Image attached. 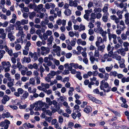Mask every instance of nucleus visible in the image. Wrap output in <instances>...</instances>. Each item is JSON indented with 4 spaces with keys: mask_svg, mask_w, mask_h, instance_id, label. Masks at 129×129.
<instances>
[{
    "mask_svg": "<svg viewBox=\"0 0 129 129\" xmlns=\"http://www.w3.org/2000/svg\"><path fill=\"white\" fill-rule=\"evenodd\" d=\"M108 37L110 42H111L113 40L114 44H117V42L116 40L117 36L116 35L111 34L108 35Z\"/></svg>",
    "mask_w": 129,
    "mask_h": 129,
    "instance_id": "1",
    "label": "nucleus"
},
{
    "mask_svg": "<svg viewBox=\"0 0 129 129\" xmlns=\"http://www.w3.org/2000/svg\"><path fill=\"white\" fill-rule=\"evenodd\" d=\"M41 53L42 55H45L48 54L50 52V49L49 47L42 46L41 47Z\"/></svg>",
    "mask_w": 129,
    "mask_h": 129,
    "instance_id": "2",
    "label": "nucleus"
},
{
    "mask_svg": "<svg viewBox=\"0 0 129 129\" xmlns=\"http://www.w3.org/2000/svg\"><path fill=\"white\" fill-rule=\"evenodd\" d=\"M90 56V60L92 64L94 63L95 61L97 62H98L99 59L97 58H95L93 55V53L92 52H89L88 54Z\"/></svg>",
    "mask_w": 129,
    "mask_h": 129,
    "instance_id": "3",
    "label": "nucleus"
},
{
    "mask_svg": "<svg viewBox=\"0 0 129 129\" xmlns=\"http://www.w3.org/2000/svg\"><path fill=\"white\" fill-rule=\"evenodd\" d=\"M97 24V28H95L94 29V31L97 33H99L100 32L103 31L102 27H100L101 23L100 22L97 21L95 23Z\"/></svg>",
    "mask_w": 129,
    "mask_h": 129,
    "instance_id": "4",
    "label": "nucleus"
},
{
    "mask_svg": "<svg viewBox=\"0 0 129 129\" xmlns=\"http://www.w3.org/2000/svg\"><path fill=\"white\" fill-rule=\"evenodd\" d=\"M55 13H54V17L56 18L57 16L58 17H60L61 15V10L59 9L58 8H55Z\"/></svg>",
    "mask_w": 129,
    "mask_h": 129,
    "instance_id": "5",
    "label": "nucleus"
},
{
    "mask_svg": "<svg viewBox=\"0 0 129 129\" xmlns=\"http://www.w3.org/2000/svg\"><path fill=\"white\" fill-rule=\"evenodd\" d=\"M105 81V80H102L101 81L100 87L101 89H103V88H106L109 87L108 84Z\"/></svg>",
    "mask_w": 129,
    "mask_h": 129,
    "instance_id": "6",
    "label": "nucleus"
},
{
    "mask_svg": "<svg viewBox=\"0 0 129 129\" xmlns=\"http://www.w3.org/2000/svg\"><path fill=\"white\" fill-rule=\"evenodd\" d=\"M29 56H30L31 58H33V61H34L37 60L38 58L37 52H35L33 53L32 52H30L29 53Z\"/></svg>",
    "mask_w": 129,
    "mask_h": 129,
    "instance_id": "7",
    "label": "nucleus"
},
{
    "mask_svg": "<svg viewBox=\"0 0 129 129\" xmlns=\"http://www.w3.org/2000/svg\"><path fill=\"white\" fill-rule=\"evenodd\" d=\"M114 48L113 47H112L111 50L109 52L108 54L106 53L104 55L103 58L104 59H107L108 57H112V54L113 53V50Z\"/></svg>",
    "mask_w": 129,
    "mask_h": 129,
    "instance_id": "8",
    "label": "nucleus"
},
{
    "mask_svg": "<svg viewBox=\"0 0 129 129\" xmlns=\"http://www.w3.org/2000/svg\"><path fill=\"white\" fill-rule=\"evenodd\" d=\"M22 88H18L17 89V92H15L14 94L17 97H19L20 95L22 94L24 92Z\"/></svg>",
    "mask_w": 129,
    "mask_h": 129,
    "instance_id": "9",
    "label": "nucleus"
},
{
    "mask_svg": "<svg viewBox=\"0 0 129 129\" xmlns=\"http://www.w3.org/2000/svg\"><path fill=\"white\" fill-rule=\"evenodd\" d=\"M56 23L59 25H61L62 24V26H65L66 25V20L64 19L62 20L60 19H59L57 20Z\"/></svg>",
    "mask_w": 129,
    "mask_h": 129,
    "instance_id": "10",
    "label": "nucleus"
},
{
    "mask_svg": "<svg viewBox=\"0 0 129 129\" xmlns=\"http://www.w3.org/2000/svg\"><path fill=\"white\" fill-rule=\"evenodd\" d=\"M55 6V5L54 4L52 3H47L45 5V8L47 9H49L51 7L52 9H53Z\"/></svg>",
    "mask_w": 129,
    "mask_h": 129,
    "instance_id": "11",
    "label": "nucleus"
},
{
    "mask_svg": "<svg viewBox=\"0 0 129 129\" xmlns=\"http://www.w3.org/2000/svg\"><path fill=\"white\" fill-rule=\"evenodd\" d=\"M96 78L95 77H93L92 78H90V82L89 83V84L88 85V87L90 88H91V85H93L95 84L94 82L93 81H96Z\"/></svg>",
    "mask_w": 129,
    "mask_h": 129,
    "instance_id": "12",
    "label": "nucleus"
},
{
    "mask_svg": "<svg viewBox=\"0 0 129 129\" xmlns=\"http://www.w3.org/2000/svg\"><path fill=\"white\" fill-rule=\"evenodd\" d=\"M100 34H101L102 36L103 37V41H107V37L106 35L107 34V32L106 31H103L99 32Z\"/></svg>",
    "mask_w": 129,
    "mask_h": 129,
    "instance_id": "13",
    "label": "nucleus"
},
{
    "mask_svg": "<svg viewBox=\"0 0 129 129\" xmlns=\"http://www.w3.org/2000/svg\"><path fill=\"white\" fill-rule=\"evenodd\" d=\"M4 48L6 51L10 56H12L13 55V51L12 49H9L7 46L6 45L4 46Z\"/></svg>",
    "mask_w": 129,
    "mask_h": 129,
    "instance_id": "14",
    "label": "nucleus"
},
{
    "mask_svg": "<svg viewBox=\"0 0 129 129\" xmlns=\"http://www.w3.org/2000/svg\"><path fill=\"white\" fill-rule=\"evenodd\" d=\"M43 5L42 4L38 5L37 6V9L39 10H40L42 12H45L46 10L45 8H43Z\"/></svg>",
    "mask_w": 129,
    "mask_h": 129,
    "instance_id": "15",
    "label": "nucleus"
},
{
    "mask_svg": "<svg viewBox=\"0 0 129 129\" xmlns=\"http://www.w3.org/2000/svg\"><path fill=\"white\" fill-rule=\"evenodd\" d=\"M72 63H70L69 64L68 63L65 64L64 65V68L66 69H68V70L71 71L73 69V67L72 66Z\"/></svg>",
    "mask_w": 129,
    "mask_h": 129,
    "instance_id": "16",
    "label": "nucleus"
},
{
    "mask_svg": "<svg viewBox=\"0 0 129 129\" xmlns=\"http://www.w3.org/2000/svg\"><path fill=\"white\" fill-rule=\"evenodd\" d=\"M109 15V14L108 13H104L102 17V19L103 21L105 22H107L108 20V16Z\"/></svg>",
    "mask_w": 129,
    "mask_h": 129,
    "instance_id": "17",
    "label": "nucleus"
},
{
    "mask_svg": "<svg viewBox=\"0 0 129 129\" xmlns=\"http://www.w3.org/2000/svg\"><path fill=\"white\" fill-rule=\"evenodd\" d=\"M54 49L53 50V51L56 52H59L60 51V47L57 46L56 44H55L53 46Z\"/></svg>",
    "mask_w": 129,
    "mask_h": 129,
    "instance_id": "18",
    "label": "nucleus"
},
{
    "mask_svg": "<svg viewBox=\"0 0 129 129\" xmlns=\"http://www.w3.org/2000/svg\"><path fill=\"white\" fill-rule=\"evenodd\" d=\"M21 60L22 63L24 62L28 63L31 61V59L29 57H24V58L22 59Z\"/></svg>",
    "mask_w": 129,
    "mask_h": 129,
    "instance_id": "19",
    "label": "nucleus"
},
{
    "mask_svg": "<svg viewBox=\"0 0 129 129\" xmlns=\"http://www.w3.org/2000/svg\"><path fill=\"white\" fill-rule=\"evenodd\" d=\"M72 66L75 69H77L78 68L80 69L81 70L82 68V67L81 65H79V64L77 63H72Z\"/></svg>",
    "mask_w": 129,
    "mask_h": 129,
    "instance_id": "20",
    "label": "nucleus"
},
{
    "mask_svg": "<svg viewBox=\"0 0 129 129\" xmlns=\"http://www.w3.org/2000/svg\"><path fill=\"white\" fill-rule=\"evenodd\" d=\"M123 44V46L124 47L123 50L126 51H128L129 47V43L127 42H124Z\"/></svg>",
    "mask_w": 129,
    "mask_h": 129,
    "instance_id": "21",
    "label": "nucleus"
},
{
    "mask_svg": "<svg viewBox=\"0 0 129 129\" xmlns=\"http://www.w3.org/2000/svg\"><path fill=\"white\" fill-rule=\"evenodd\" d=\"M69 5L71 6H74L76 7L77 5V4L75 1H73L72 0H69Z\"/></svg>",
    "mask_w": 129,
    "mask_h": 129,
    "instance_id": "22",
    "label": "nucleus"
},
{
    "mask_svg": "<svg viewBox=\"0 0 129 129\" xmlns=\"http://www.w3.org/2000/svg\"><path fill=\"white\" fill-rule=\"evenodd\" d=\"M2 64L3 68L8 67H10L11 66V64L9 61H7V62L5 61L3 62H2Z\"/></svg>",
    "mask_w": 129,
    "mask_h": 129,
    "instance_id": "23",
    "label": "nucleus"
},
{
    "mask_svg": "<svg viewBox=\"0 0 129 129\" xmlns=\"http://www.w3.org/2000/svg\"><path fill=\"white\" fill-rule=\"evenodd\" d=\"M77 43L79 45L81 44L84 46L86 44V42L85 41H82L81 39H78L77 41Z\"/></svg>",
    "mask_w": 129,
    "mask_h": 129,
    "instance_id": "24",
    "label": "nucleus"
},
{
    "mask_svg": "<svg viewBox=\"0 0 129 129\" xmlns=\"http://www.w3.org/2000/svg\"><path fill=\"white\" fill-rule=\"evenodd\" d=\"M9 97L8 96L4 95L3 97V99L2 100V103L4 104H5L6 102L9 100Z\"/></svg>",
    "mask_w": 129,
    "mask_h": 129,
    "instance_id": "25",
    "label": "nucleus"
},
{
    "mask_svg": "<svg viewBox=\"0 0 129 129\" xmlns=\"http://www.w3.org/2000/svg\"><path fill=\"white\" fill-rule=\"evenodd\" d=\"M96 13L94 12V13H91V17L90 19V20L91 21L92 23H94V22L95 20L94 19H95L96 17Z\"/></svg>",
    "mask_w": 129,
    "mask_h": 129,
    "instance_id": "26",
    "label": "nucleus"
},
{
    "mask_svg": "<svg viewBox=\"0 0 129 129\" xmlns=\"http://www.w3.org/2000/svg\"><path fill=\"white\" fill-rule=\"evenodd\" d=\"M44 61L45 63H47L46 65L49 66H51L52 64V62L50 60H48L47 58H44Z\"/></svg>",
    "mask_w": 129,
    "mask_h": 129,
    "instance_id": "27",
    "label": "nucleus"
},
{
    "mask_svg": "<svg viewBox=\"0 0 129 129\" xmlns=\"http://www.w3.org/2000/svg\"><path fill=\"white\" fill-rule=\"evenodd\" d=\"M17 67L19 69V71H21L22 70H24V68L25 67L24 66H22L21 63L19 62H17Z\"/></svg>",
    "mask_w": 129,
    "mask_h": 129,
    "instance_id": "28",
    "label": "nucleus"
},
{
    "mask_svg": "<svg viewBox=\"0 0 129 129\" xmlns=\"http://www.w3.org/2000/svg\"><path fill=\"white\" fill-rule=\"evenodd\" d=\"M112 57L114 59H115L116 60L119 61H120L121 59V56L119 55H118L116 54H112Z\"/></svg>",
    "mask_w": 129,
    "mask_h": 129,
    "instance_id": "29",
    "label": "nucleus"
},
{
    "mask_svg": "<svg viewBox=\"0 0 129 129\" xmlns=\"http://www.w3.org/2000/svg\"><path fill=\"white\" fill-rule=\"evenodd\" d=\"M35 104L36 106H39L40 108H42L44 106V102H43L41 101H39L35 103Z\"/></svg>",
    "mask_w": 129,
    "mask_h": 129,
    "instance_id": "30",
    "label": "nucleus"
},
{
    "mask_svg": "<svg viewBox=\"0 0 129 129\" xmlns=\"http://www.w3.org/2000/svg\"><path fill=\"white\" fill-rule=\"evenodd\" d=\"M29 95L28 93L26 91H25L22 95L21 96V99L22 100H24L26 99Z\"/></svg>",
    "mask_w": 129,
    "mask_h": 129,
    "instance_id": "31",
    "label": "nucleus"
},
{
    "mask_svg": "<svg viewBox=\"0 0 129 129\" xmlns=\"http://www.w3.org/2000/svg\"><path fill=\"white\" fill-rule=\"evenodd\" d=\"M14 25L12 24H10V26L7 27L6 29V30L7 32L9 33H12L11 31V30H13L14 29Z\"/></svg>",
    "mask_w": 129,
    "mask_h": 129,
    "instance_id": "32",
    "label": "nucleus"
},
{
    "mask_svg": "<svg viewBox=\"0 0 129 129\" xmlns=\"http://www.w3.org/2000/svg\"><path fill=\"white\" fill-rule=\"evenodd\" d=\"M8 37L11 41H13L15 40V37L12 35V33H9L8 34Z\"/></svg>",
    "mask_w": 129,
    "mask_h": 129,
    "instance_id": "33",
    "label": "nucleus"
},
{
    "mask_svg": "<svg viewBox=\"0 0 129 129\" xmlns=\"http://www.w3.org/2000/svg\"><path fill=\"white\" fill-rule=\"evenodd\" d=\"M88 97L89 98L90 100L96 103H98L100 101L97 100L95 98L93 97L91 95H88Z\"/></svg>",
    "mask_w": 129,
    "mask_h": 129,
    "instance_id": "34",
    "label": "nucleus"
},
{
    "mask_svg": "<svg viewBox=\"0 0 129 129\" xmlns=\"http://www.w3.org/2000/svg\"><path fill=\"white\" fill-rule=\"evenodd\" d=\"M109 5L108 4H105L104 7L102 9V11L104 13H106L108 12V9Z\"/></svg>",
    "mask_w": 129,
    "mask_h": 129,
    "instance_id": "35",
    "label": "nucleus"
},
{
    "mask_svg": "<svg viewBox=\"0 0 129 129\" xmlns=\"http://www.w3.org/2000/svg\"><path fill=\"white\" fill-rule=\"evenodd\" d=\"M92 111V108L91 107L87 106L84 110V111L86 113H88Z\"/></svg>",
    "mask_w": 129,
    "mask_h": 129,
    "instance_id": "36",
    "label": "nucleus"
},
{
    "mask_svg": "<svg viewBox=\"0 0 129 129\" xmlns=\"http://www.w3.org/2000/svg\"><path fill=\"white\" fill-rule=\"evenodd\" d=\"M124 60L123 59L118 62V63H120L119 67L121 68H124L125 65L124 64Z\"/></svg>",
    "mask_w": 129,
    "mask_h": 129,
    "instance_id": "37",
    "label": "nucleus"
},
{
    "mask_svg": "<svg viewBox=\"0 0 129 129\" xmlns=\"http://www.w3.org/2000/svg\"><path fill=\"white\" fill-rule=\"evenodd\" d=\"M64 13L66 16H70L71 14V11L69 9H66L64 12Z\"/></svg>",
    "mask_w": 129,
    "mask_h": 129,
    "instance_id": "38",
    "label": "nucleus"
},
{
    "mask_svg": "<svg viewBox=\"0 0 129 129\" xmlns=\"http://www.w3.org/2000/svg\"><path fill=\"white\" fill-rule=\"evenodd\" d=\"M29 18L31 19H33L36 15V13L34 12H29Z\"/></svg>",
    "mask_w": 129,
    "mask_h": 129,
    "instance_id": "39",
    "label": "nucleus"
},
{
    "mask_svg": "<svg viewBox=\"0 0 129 129\" xmlns=\"http://www.w3.org/2000/svg\"><path fill=\"white\" fill-rule=\"evenodd\" d=\"M23 126L25 127H26L29 128H32L34 127V125L31 124L30 123H25L23 125Z\"/></svg>",
    "mask_w": 129,
    "mask_h": 129,
    "instance_id": "40",
    "label": "nucleus"
},
{
    "mask_svg": "<svg viewBox=\"0 0 129 129\" xmlns=\"http://www.w3.org/2000/svg\"><path fill=\"white\" fill-rule=\"evenodd\" d=\"M4 121L5 124L4 126V128L5 129H7L9 127V124L10 123V122L7 119L5 120Z\"/></svg>",
    "mask_w": 129,
    "mask_h": 129,
    "instance_id": "41",
    "label": "nucleus"
},
{
    "mask_svg": "<svg viewBox=\"0 0 129 129\" xmlns=\"http://www.w3.org/2000/svg\"><path fill=\"white\" fill-rule=\"evenodd\" d=\"M105 45L104 44H103L102 45L98 47V50L100 51L103 52L105 48Z\"/></svg>",
    "mask_w": 129,
    "mask_h": 129,
    "instance_id": "42",
    "label": "nucleus"
},
{
    "mask_svg": "<svg viewBox=\"0 0 129 129\" xmlns=\"http://www.w3.org/2000/svg\"><path fill=\"white\" fill-rule=\"evenodd\" d=\"M37 7V5L36 4L34 3L33 4H29L28 6V7H29L30 9H33L35 8L36 7Z\"/></svg>",
    "mask_w": 129,
    "mask_h": 129,
    "instance_id": "43",
    "label": "nucleus"
},
{
    "mask_svg": "<svg viewBox=\"0 0 129 129\" xmlns=\"http://www.w3.org/2000/svg\"><path fill=\"white\" fill-rule=\"evenodd\" d=\"M111 66L110 67H105L106 70L108 72H110L112 70L113 66L112 64L111 65Z\"/></svg>",
    "mask_w": 129,
    "mask_h": 129,
    "instance_id": "44",
    "label": "nucleus"
},
{
    "mask_svg": "<svg viewBox=\"0 0 129 129\" xmlns=\"http://www.w3.org/2000/svg\"><path fill=\"white\" fill-rule=\"evenodd\" d=\"M56 108H57L56 110H55L54 109H53L52 110V112L53 113H54L57 111V110H58V112L60 114L62 112V110L59 109L60 107L59 106H58V107Z\"/></svg>",
    "mask_w": 129,
    "mask_h": 129,
    "instance_id": "45",
    "label": "nucleus"
},
{
    "mask_svg": "<svg viewBox=\"0 0 129 129\" xmlns=\"http://www.w3.org/2000/svg\"><path fill=\"white\" fill-rule=\"evenodd\" d=\"M85 27L84 25L80 24L79 25V31H81L82 30H85Z\"/></svg>",
    "mask_w": 129,
    "mask_h": 129,
    "instance_id": "46",
    "label": "nucleus"
},
{
    "mask_svg": "<svg viewBox=\"0 0 129 129\" xmlns=\"http://www.w3.org/2000/svg\"><path fill=\"white\" fill-rule=\"evenodd\" d=\"M76 38L73 39V40H72L70 42V44L72 46H75L76 44Z\"/></svg>",
    "mask_w": 129,
    "mask_h": 129,
    "instance_id": "47",
    "label": "nucleus"
},
{
    "mask_svg": "<svg viewBox=\"0 0 129 129\" xmlns=\"http://www.w3.org/2000/svg\"><path fill=\"white\" fill-rule=\"evenodd\" d=\"M102 11V9L101 8H95L93 10V11L96 13V14L98 13V12L99 13L101 12Z\"/></svg>",
    "mask_w": 129,
    "mask_h": 129,
    "instance_id": "48",
    "label": "nucleus"
},
{
    "mask_svg": "<svg viewBox=\"0 0 129 129\" xmlns=\"http://www.w3.org/2000/svg\"><path fill=\"white\" fill-rule=\"evenodd\" d=\"M2 117L3 118H5V117L6 118H9L10 116V113L7 112L5 114H2Z\"/></svg>",
    "mask_w": 129,
    "mask_h": 129,
    "instance_id": "49",
    "label": "nucleus"
},
{
    "mask_svg": "<svg viewBox=\"0 0 129 129\" xmlns=\"http://www.w3.org/2000/svg\"><path fill=\"white\" fill-rule=\"evenodd\" d=\"M100 53L99 52V50H96L95 49V51L94 54V57H99L100 55Z\"/></svg>",
    "mask_w": 129,
    "mask_h": 129,
    "instance_id": "50",
    "label": "nucleus"
},
{
    "mask_svg": "<svg viewBox=\"0 0 129 129\" xmlns=\"http://www.w3.org/2000/svg\"><path fill=\"white\" fill-rule=\"evenodd\" d=\"M127 35L126 34H122L121 35V38L123 40H125L127 39Z\"/></svg>",
    "mask_w": 129,
    "mask_h": 129,
    "instance_id": "51",
    "label": "nucleus"
},
{
    "mask_svg": "<svg viewBox=\"0 0 129 129\" xmlns=\"http://www.w3.org/2000/svg\"><path fill=\"white\" fill-rule=\"evenodd\" d=\"M117 72L114 71L110 72V76H113L115 77L117 76Z\"/></svg>",
    "mask_w": 129,
    "mask_h": 129,
    "instance_id": "52",
    "label": "nucleus"
},
{
    "mask_svg": "<svg viewBox=\"0 0 129 129\" xmlns=\"http://www.w3.org/2000/svg\"><path fill=\"white\" fill-rule=\"evenodd\" d=\"M24 35L23 34V30L19 31L18 33L17 34V36L19 37L20 36H21V37H23V36Z\"/></svg>",
    "mask_w": 129,
    "mask_h": 129,
    "instance_id": "53",
    "label": "nucleus"
},
{
    "mask_svg": "<svg viewBox=\"0 0 129 129\" xmlns=\"http://www.w3.org/2000/svg\"><path fill=\"white\" fill-rule=\"evenodd\" d=\"M122 82L124 83L125 82H129V77H128L127 78L125 77L121 79Z\"/></svg>",
    "mask_w": 129,
    "mask_h": 129,
    "instance_id": "54",
    "label": "nucleus"
},
{
    "mask_svg": "<svg viewBox=\"0 0 129 129\" xmlns=\"http://www.w3.org/2000/svg\"><path fill=\"white\" fill-rule=\"evenodd\" d=\"M119 23L120 25L122 26H123L122 27V28L124 29L126 28V26L124 21L122 20H121L120 21Z\"/></svg>",
    "mask_w": 129,
    "mask_h": 129,
    "instance_id": "55",
    "label": "nucleus"
},
{
    "mask_svg": "<svg viewBox=\"0 0 129 129\" xmlns=\"http://www.w3.org/2000/svg\"><path fill=\"white\" fill-rule=\"evenodd\" d=\"M28 70V69L27 67H25V68H24V69L23 70H22L21 72V74L23 75H24L26 74V71Z\"/></svg>",
    "mask_w": 129,
    "mask_h": 129,
    "instance_id": "56",
    "label": "nucleus"
},
{
    "mask_svg": "<svg viewBox=\"0 0 129 129\" xmlns=\"http://www.w3.org/2000/svg\"><path fill=\"white\" fill-rule=\"evenodd\" d=\"M46 102L47 103H48V105L49 106H50L52 105V102L50 100V99L48 98H46Z\"/></svg>",
    "mask_w": 129,
    "mask_h": 129,
    "instance_id": "57",
    "label": "nucleus"
},
{
    "mask_svg": "<svg viewBox=\"0 0 129 129\" xmlns=\"http://www.w3.org/2000/svg\"><path fill=\"white\" fill-rule=\"evenodd\" d=\"M105 74L104 76V79L103 80H105V81H107L109 77V74L106 73H105Z\"/></svg>",
    "mask_w": 129,
    "mask_h": 129,
    "instance_id": "58",
    "label": "nucleus"
},
{
    "mask_svg": "<svg viewBox=\"0 0 129 129\" xmlns=\"http://www.w3.org/2000/svg\"><path fill=\"white\" fill-rule=\"evenodd\" d=\"M21 46L19 44H17L15 46V49L17 51L21 49Z\"/></svg>",
    "mask_w": 129,
    "mask_h": 129,
    "instance_id": "59",
    "label": "nucleus"
},
{
    "mask_svg": "<svg viewBox=\"0 0 129 129\" xmlns=\"http://www.w3.org/2000/svg\"><path fill=\"white\" fill-rule=\"evenodd\" d=\"M77 73H78V74L76 75V76L79 80H81L82 79V77L80 75V72H78Z\"/></svg>",
    "mask_w": 129,
    "mask_h": 129,
    "instance_id": "60",
    "label": "nucleus"
},
{
    "mask_svg": "<svg viewBox=\"0 0 129 129\" xmlns=\"http://www.w3.org/2000/svg\"><path fill=\"white\" fill-rule=\"evenodd\" d=\"M29 83L33 85H34L35 84V81L34 78H31L30 79L29 81Z\"/></svg>",
    "mask_w": 129,
    "mask_h": 129,
    "instance_id": "61",
    "label": "nucleus"
},
{
    "mask_svg": "<svg viewBox=\"0 0 129 129\" xmlns=\"http://www.w3.org/2000/svg\"><path fill=\"white\" fill-rule=\"evenodd\" d=\"M43 65L45 67V70L48 72H49V69L48 67L49 66H47L45 63H43Z\"/></svg>",
    "mask_w": 129,
    "mask_h": 129,
    "instance_id": "62",
    "label": "nucleus"
},
{
    "mask_svg": "<svg viewBox=\"0 0 129 129\" xmlns=\"http://www.w3.org/2000/svg\"><path fill=\"white\" fill-rule=\"evenodd\" d=\"M53 61L56 66H58L60 64V62L59 60L56 59H54Z\"/></svg>",
    "mask_w": 129,
    "mask_h": 129,
    "instance_id": "63",
    "label": "nucleus"
},
{
    "mask_svg": "<svg viewBox=\"0 0 129 129\" xmlns=\"http://www.w3.org/2000/svg\"><path fill=\"white\" fill-rule=\"evenodd\" d=\"M21 24L22 25L27 24L28 23V20L23 19L21 21Z\"/></svg>",
    "mask_w": 129,
    "mask_h": 129,
    "instance_id": "64",
    "label": "nucleus"
}]
</instances>
